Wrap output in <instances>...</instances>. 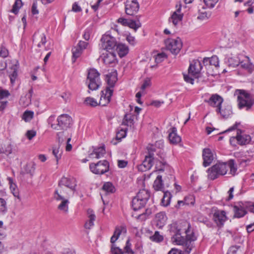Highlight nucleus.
Instances as JSON below:
<instances>
[{"label":"nucleus","mask_w":254,"mask_h":254,"mask_svg":"<svg viewBox=\"0 0 254 254\" xmlns=\"http://www.w3.org/2000/svg\"><path fill=\"white\" fill-rule=\"evenodd\" d=\"M139 5L137 0H127L125 3V11L127 14L134 15L137 13Z\"/></svg>","instance_id":"obj_11"},{"label":"nucleus","mask_w":254,"mask_h":254,"mask_svg":"<svg viewBox=\"0 0 254 254\" xmlns=\"http://www.w3.org/2000/svg\"><path fill=\"white\" fill-rule=\"evenodd\" d=\"M206 6L208 8H213L218 2V0H203Z\"/></svg>","instance_id":"obj_59"},{"label":"nucleus","mask_w":254,"mask_h":254,"mask_svg":"<svg viewBox=\"0 0 254 254\" xmlns=\"http://www.w3.org/2000/svg\"><path fill=\"white\" fill-rule=\"evenodd\" d=\"M227 62L228 66L232 67H236L240 64V59L237 57L228 58Z\"/></svg>","instance_id":"obj_41"},{"label":"nucleus","mask_w":254,"mask_h":254,"mask_svg":"<svg viewBox=\"0 0 254 254\" xmlns=\"http://www.w3.org/2000/svg\"><path fill=\"white\" fill-rule=\"evenodd\" d=\"M212 219L218 227H221L227 219L226 213L224 210H216L213 214Z\"/></svg>","instance_id":"obj_12"},{"label":"nucleus","mask_w":254,"mask_h":254,"mask_svg":"<svg viewBox=\"0 0 254 254\" xmlns=\"http://www.w3.org/2000/svg\"><path fill=\"white\" fill-rule=\"evenodd\" d=\"M134 123V116L131 114H127L124 116L122 123V125L131 127Z\"/></svg>","instance_id":"obj_35"},{"label":"nucleus","mask_w":254,"mask_h":254,"mask_svg":"<svg viewBox=\"0 0 254 254\" xmlns=\"http://www.w3.org/2000/svg\"><path fill=\"white\" fill-rule=\"evenodd\" d=\"M203 165L206 167L209 166L215 158L214 153L208 148H205L202 151Z\"/></svg>","instance_id":"obj_17"},{"label":"nucleus","mask_w":254,"mask_h":254,"mask_svg":"<svg viewBox=\"0 0 254 254\" xmlns=\"http://www.w3.org/2000/svg\"><path fill=\"white\" fill-rule=\"evenodd\" d=\"M35 163L34 162H31L25 165L24 167V170L27 174H29L31 176H33L35 172Z\"/></svg>","instance_id":"obj_39"},{"label":"nucleus","mask_w":254,"mask_h":254,"mask_svg":"<svg viewBox=\"0 0 254 254\" xmlns=\"http://www.w3.org/2000/svg\"><path fill=\"white\" fill-rule=\"evenodd\" d=\"M101 42L100 49L105 51H113L117 45L116 38L109 32L102 36Z\"/></svg>","instance_id":"obj_5"},{"label":"nucleus","mask_w":254,"mask_h":254,"mask_svg":"<svg viewBox=\"0 0 254 254\" xmlns=\"http://www.w3.org/2000/svg\"><path fill=\"white\" fill-rule=\"evenodd\" d=\"M251 140V136L246 134L242 133L241 130L237 131V142L240 145L249 144Z\"/></svg>","instance_id":"obj_22"},{"label":"nucleus","mask_w":254,"mask_h":254,"mask_svg":"<svg viewBox=\"0 0 254 254\" xmlns=\"http://www.w3.org/2000/svg\"><path fill=\"white\" fill-rule=\"evenodd\" d=\"M64 131L59 132L57 133V137L59 142V145H61L62 144L65 140V138L64 136Z\"/></svg>","instance_id":"obj_62"},{"label":"nucleus","mask_w":254,"mask_h":254,"mask_svg":"<svg viewBox=\"0 0 254 254\" xmlns=\"http://www.w3.org/2000/svg\"><path fill=\"white\" fill-rule=\"evenodd\" d=\"M87 214L88 215L89 220L86 222L84 225L86 229H90V228L94 225V221L95 220V215L91 209L87 210Z\"/></svg>","instance_id":"obj_34"},{"label":"nucleus","mask_w":254,"mask_h":254,"mask_svg":"<svg viewBox=\"0 0 254 254\" xmlns=\"http://www.w3.org/2000/svg\"><path fill=\"white\" fill-rule=\"evenodd\" d=\"M165 44L167 49L175 55L179 53L183 45L182 41L179 38H169L165 41Z\"/></svg>","instance_id":"obj_7"},{"label":"nucleus","mask_w":254,"mask_h":254,"mask_svg":"<svg viewBox=\"0 0 254 254\" xmlns=\"http://www.w3.org/2000/svg\"><path fill=\"white\" fill-rule=\"evenodd\" d=\"M60 145L58 146L53 147V154L56 158L57 163L59 159H61L62 154V150L60 149Z\"/></svg>","instance_id":"obj_47"},{"label":"nucleus","mask_w":254,"mask_h":254,"mask_svg":"<svg viewBox=\"0 0 254 254\" xmlns=\"http://www.w3.org/2000/svg\"><path fill=\"white\" fill-rule=\"evenodd\" d=\"M150 239L153 242H161L163 240V236L161 235L159 232L155 231L154 234L150 237Z\"/></svg>","instance_id":"obj_49"},{"label":"nucleus","mask_w":254,"mask_h":254,"mask_svg":"<svg viewBox=\"0 0 254 254\" xmlns=\"http://www.w3.org/2000/svg\"><path fill=\"white\" fill-rule=\"evenodd\" d=\"M216 112L220 114L223 118H227L232 114V111L230 106H227L221 109V106L216 108Z\"/></svg>","instance_id":"obj_33"},{"label":"nucleus","mask_w":254,"mask_h":254,"mask_svg":"<svg viewBox=\"0 0 254 254\" xmlns=\"http://www.w3.org/2000/svg\"><path fill=\"white\" fill-rule=\"evenodd\" d=\"M146 203V202L145 201L135 197H134L132 200V207L134 211H137L142 208L145 206Z\"/></svg>","instance_id":"obj_30"},{"label":"nucleus","mask_w":254,"mask_h":254,"mask_svg":"<svg viewBox=\"0 0 254 254\" xmlns=\"http://www.w3.org/2000/svg\"><path fill=\"white\" fill-rule=\"evenodd\" d=\"M7 212V206L6 201L0 198V215H4Z\"/></svg>","instance_id":"obj_44"},{"label":"nucleus","mask_w":254,"mask_h":254,"mask_svg":"<svg viewBox=\"0 0 254 254\" xmlns=\"http://www.w3.org/2000/svg\"><path fill=\"white\" fill-rule=\"evenodd\" d=\"M202 68V65L200 62L198 60H194L190 64L188 69L189 73L190 74L196 78L199 77V74Z\"/></svg>","instance_id":"obj_15"},{"label":"nucleus","mask_w":254,"mask_h":254,"mask_svg":"<svg viewBox=\"0 0 254 254\" xmlns=\"http://www.w3.org/2000/svg\"><path fill=\"white\" fill-rule=\"evenodd\" d=\"M105 149L104 146L95 148L93 152L89 154V157L91 158L99 159L101 158L105 154Z\"/></svg>","instance_id":"obj_28"},{"label":"nucleus","mask_w":254,"mask_h":254,"mask_svg":"<svg viewBox=\"0 0 254 254\" xmlns=\"http://www.w3.org/2000/svg\"><path fill=\"white\" fill-rule=\"evenodd\" d=\"M228 169H230V173L235 175L237 171V168L235 167V163L233 160H230L227 163L216 164L207 170L208 178L211 180H214L220 175H225Z\"/></svg>","instance_id":"obj_2"},{"label":"nucleus","mask_w":254,"mask_h":254,"mask_svg":"<svg viewBox=\"0 0 254 254\" xmlns=\"http://www.w3.org/2000/svg\"><path fill=\"white\" fill-rule=\"evenodd\" d=\"M163 186L162 176L158 175L154 182L153 188L156 190H162L163 189Z\"/></svg>","instance_id":"obj_38"},{"label":"nucleus","mask_w":254,"mask_h":254,"mask_svg":"<svg viewBox=\"0 0 254 254\" xmlns=\"http://www.w3.org/2000/svg\"><path fill=\"white\" fill-rule=\"evenodd\" d=\"M102 59L105 64L109 65L116 62V55L113 51H106L102 54Z\"/></svg>","instance_id":"obj_19"},{"label":"nucleus","mask_w":254,"mask_h":254,"mask_svg":"<svg viewBox=\"0 0 254 254\" xmlns=\"http://www.w3.org/2000/svg\"><path fill=\"white\" fill-rule=\"evenodd\" d=\"M209 65L218 66L219 65V60L217 56H214L210 58Z\"/></svg>","instance_id":"obj_60"},{"label":"nucleus","mask_w":254,"mask_h":254,"mask_svg":"<svg viewBox=\"0 0 254 254\" xmlns=\"http://www.w3.org/2000/svg\"><path fill=\"white\" fill-rule=\"evenodd\" d=\"M106 80L108 84L107 87L110 89L114 88L116 82L117 81V72L116 71H112L106 75Z\"/></svg>","instance_id":"obj_23"},{"label":"nucleus","mask_w":254,"mask_h":254,"mask_svg":"<svg viewBox=\"0 0 254 254\" xmlns=\"http://www.w3.org/2000/svg\"><path fill=\"white\" fill-rule=\"evenodd\" d=\"M22 5L23 3L21 0H16L11 11L15 14H17Z\"/></svg>","instance_id":"obj_48"},{"label":"nucleus","mask_w":254,"mask_h":254,"mask_svg":"<svg viewBox=\"0 0 254 254\" xmlns=\"http://www.w3.org/2000/svg\"><path fill=\"white\" fill-rule=\"evenodd\" d=\"M127 26L133 29L136 31L139 27L141 26V24L139 21H135L132 20H129Z\"/></svg>","instance_id":"obj_52"},{"label":"nucleus","mask_w":254,"mask_h":254,"mask_svg":"<svg viewBox=\"0 0 254 254\" xmlns=\"http://www.w3.org/2000/svg\"><path fill=\"white\" fill-rule=\"evenodd\" d=\"M127 128L121 129L117 133L116 139L120 140L122 138L125 137L127 135Z\"/></svg>","instance_id":"obj_54"},{"label":"nucleus","mask_w":254,"mask_h":254,"mask_svg":"<svg viewBox=\"0 0 254 254\" xmlns=\"http://www.w3.org/2000/svg\"><path fill=\"white\" fill-rule=\"evenodd\" d=\"M172 197V194L170 192L168 191L164 192V196L161 200L162 205L167 206L170 202Z\"/></svg>","instance_id":"obj_40"},{"label":"nucleus","mask_w":254,"mask_h":254,"mask_svg":"<svg viewBox=\"0 0 254 254\" xmlns=\"http://www.w3.org/2000/svg\"><path fill=\"white\" fill-rule=\"evenodd\" d=\"M152 213L151 208H147L145 211L137 216V219L143 221L145 220Z\"/></svg>","instance_id":"obj_42"},{"label":"nucleus","mask_w":254,"mask_h":254,"mask_svg":"<svg viewBox=\"0 0 254 254\" xmlns=\"http://www.w3.org/2000/svg\"><path fill=\"white\" fill-rule=\"evenodd\" d=\"M36 135V131L34 130H29L26 133V136L29 140H31Z\"/></svg>","instance_id":"obj_63"},{"label":"nucleus","mask_w":254,"mask_h":254,"mask_svg":"<svg viewBox=\"0 0 254 254\" xmlns=\"http://www.w3.org/2000/svg\"><path fill=\"white\" fill-rule=\"evenodd\" d=\"M168 231L171 236V240L174 245L182 246L184 251L189 254L193 247V242L196 238L193 232L190 229L188 225V229L185 230V236L181 226L177 222H174L169 225Z\"/></svg>","instance_id":"obj_1"},{"label":"nucleus","mask_w":254,"mask_h":254,"mask_svg":"<svg viewBox=\"0 0 254 254\" xmlns=\"http://www.w3.org/2000/svg\"><path fill=\"white\" fill-rule=\"evenodd\" d=\"M148 155L145 156L142 163L138 166V169L141 172H145L151 169L154 163L153 152L155 151V147L153 145L147 147Z\"/></svg>","instance_id":"obj_6"},{"label":"nucleus","mask_w":254,"mask_h":254,"mask_svg":"<svg viewBox=\"0 0 254 254\" xmlns=\"http://www.w3.org/2000/svg\"><path fill=\"white\" fill-rule=\"evenodd\" d=\"M89 168L93 173L101 175L109 171V163L107 160L100 161L96 164L91 163Z\"/></svg>","instance_id":"obj_8"},{"label":"nucleus","mask_w":254,"mask_h":254,"mask_svg":"<svg viewBox=\"0 0 254 254\" xmlns=\"http://www.w3.org/2000/svg\"><path fill=\"white\" fill-rule=\"evenodd\" d=\"M69 191H70L69 190L58 185L54 193V198L58 201H60V200L64 199V198H68Z\"/></svg>","instance_id":"obj_18"},{"label":"nucleus","mask_w":254,"mask_h":254,"mask_svg":"<svg viewBox=\"0 0 254 254\" xmlns=\"http://www.w3.org/2000/svg\"><path fill=\"white\" fill-rule=\"evenodd\" d=\"M240 64L243 68L247 70L249 73H252L254 71V64L251 63L250 59L247 56L245 57V60L240 62Z\"/></svg>","instance_id":"obj_26"},{"label":"nucleus","mask_w":254,"mask_h":254,"mask_svg":"<svg viewBox=\"0 0 254 254\" xmlns=\"http://www.w3.org/2000/svg\"><path fill=\"white\" fill-rule=\"evenodd\" d=\"M137 198L142 199L147 202L150 197V194L149 191L145 189L140 190L137 193L136 196H135Z\"/></svg>","instance_id":"obj_37"},{"label":"nucleus","mask_w":254,"mask_h":254,"mask_svg":"<svg viewBox=\"0 0 254 254\" xmlns=\"http://www.w3.org/2000/svg\"><path fill=\"white\" fill-rule=\"evenodd\" d=\"M168 138L170 143L177 144L181 142V138L177 133V128L175 127H172L169 130Z\"/></svg>","instance_id":"obj_25"},{"label":"nucleus","mask_w":254,"mask_h":254,"mask_svg":"<svg viewBox=\"0 0 254 254\" xmlns=\"http://www.w3.org/2000/svg\"><path fill=\"white\" fill-rule=\"evenodd\" d=\"M7 180L8 182L9 188L13 195L19 200H20V197L17 185L13 182V179L11 178L8 177Z\"/></svg>","instance_id":"obj_27"},{"label":"nucleus","mask_w":254,"mask_h":254,"mask_svg":"<svg viewBox=\"0 0 254 254\" xmlns=\"http://www.w3.org/2000/svg\"><path fill=\"white\" fill-rule=\"evenodd\" d=\"M210 12L207 11L203 6H201V9H198V15L197 16V19L201 20H207L210 17Z\"/></svg>","instance_id":"obj_36"},{"label":"nucleus","mask_w":254,"mask_h":254,"mask_svg":"<svg viewBox=\"0 0 254 254\" xmlns=\"http://www.w3.org/2000/svg\"><path fill=\"white\" fill-rule=\"evenodd\" d=\"M198 220L208 228H213L214 226L213 223L206 217H201L199 218Z\"/></svg>","instance_id":"obj_51"},{"label":"nucleus","mask_w":254,"mask_h":254,"mask_svg":"<svg viewBox=\"0 0 254 254\" xmlns=\"http://www.w3.org/2000/svg\"><path fill=\"white\" fill-rule=\"evenodd\" d=\"M116 47L118 55L121 58L126 56L128 53V48L125 44L120 43L117 44Z\"/></svg>","instance_id":"obj_32"},{"label":"nucleus","mask_w":254,"mask_h":254,"mask_svg":"<svg viewBox=\"0 0 254 254\" xmlns=\"http://www.w3.org/2000/svg\"><path fill=\"white\" fill-rule=\"evenodd\" d=\"M34 117V112L31 111H25L22 116V119L26 122H30Z\"/></svg>","instance_id":"obj_43"},{"label":"nucleus","mask_w":254,"mask_h":254,"mask_svg":"<svg viewBox=\"0 0 254 254\" xmlns=\"http://www.w3.org/2000/svg\"><path fill=\"white\" fill-rule=\"evenodd\" d=\"M82 53L81 50L77 46L73 48L72 49V62H75L76 60L81 56Z\"/></svg>","instance_id":"obj_45"},{"label":"nucleus","mask_w":254,"mask_h":254,"mask_svg":"<svg viewBox=\"0 0 254 254\" xmlns=\"http://www.w3.org/2000/svg\"><path fill=\"white\" fill-rule=\"evenodd\" d=\"M87 83L89 89L96 90L98 89L101 85L100 73L94 69H89L88 73Z\"/></svg>","instance_id":"obj_4"},{"label":"nucleus","mask_w":254,"mask_h":254,"mask_svg":"<svg viewBox=\"0 0 254 254\" xmlns=\"http://www.w3.org/2000/svg\"><path fill=\"white\" fill-rule=\"evenodd\" d=\"M61 203L58 205L57 208L64 213H67L68 212V204L69 201L68 198H64L60 200Z\"/></svg>","instance_id":"obj_31"},{"label":"nucleus","mask_w":254,"mask_h":254,"mask_svg":"<svg viewBox=\"0 0 254 254\" xmlns=\"http://www.w3.org/2000/svg\"><path fill=\"white\" fill-rule=\"evenodd\" d=\"M233 211L234 212V217L237 218L242 217L247 213L245 208L240 203L237 205L233 206Z\"/></svg>","instance_id":"obj_29"},{"label":"nucleus","mask_w":254,"mask_h":254,"mask_svg":"<svg viewBox=\"0 0 254 254\" xmlns=\"http://www.w3.org/2000/svg\"><path fill=\"white\" fill-rule=\"evenodd\" d=\"M234 96L237 97L238 107L239 109L251 110L254 105V95L243 89H236Z\"/></svg>","instance_id":"obj_3"},{"label":"nucleus","mask_w":254,"mask_h":254,"mask_svg":"<svg viewBox=\"0 0 254 254\" xmlns=\"http://www.w3.org/2000/svg\"><path fill=\"white\" fill-rule=\"evenodd\" d=\"M151 82L150 79L149 78H146L144 80L143 83L141 85V89L142 90H144L146 88L150 87L151 86Z\"/></svg>","instance_id":"obj_61"},{"label":"nucleus","mask_w":254,"mask_h":254,"mask_svg":"<svg viewBox=\"0 0 254 254\" xmlns=\"http://www.w3.org/2000/svg\"><path fill=\"white\" fill-rule=\"evenodd\" d=\"M186 205H193L195 203V198L193 195H188L184 198Z\"/></svg>","instance_id":"obj_55"},{"label":"nucleus","mask_w":254,"mask_h":254,"mask_svg":"<svg viewBox=\"0 0 254 254\" xmlns=\"http://www.w3.org/2000/svg\"><path fill=\"white\" fill-rule=\"evenodd\" d=\"M155 160H154V162ZM164 163L160 161L155 160L156 171L162 172L164 170Z\"/></svg>","instance_id":"obj_58"},{"label":"nucleus","mask_w":254,"mask_h":254,"mask_svg":"<svg viewBox=\"0 0 254 254\" xmlns=\"http://www.w3.org/2000/svg\"><path fill=\"white\" fill-rule=\"evenodd\" d=\"M167 58V55L164 53L158 54L155 57V62L156 63H160Z\"/></svg>","instance_id":"obj_56"},{"label":"nucleus","mask_w":254,"mask_h":254,"mask_svg":"<svg viewBox=\"0 0 254 254\" xmlns=\"http://www.w3.org/2000/svg\"><path fill=\"white\" fill-rule=\"evenodd\" d=\"M177 9L172 14L171 16L169 19V22L172 23L173 25L177 26L180 22H181L183 17V13H182L181 5H177Z\"/></svg>","instance_id":"obj_13"},{"label":"nucleus","mask_w":254,"mask_h":254,"mask_svg":"<svg viewBox=\"0 0 254 254\" xmlns=\"http://www.w3.org/2000/svg\"><path fill=\"white\" fill-rule=\"evenodd\" d=\"M72 121L71 117L67 114L60 116L57 119L56 125H52V128L56 130L64 129L69 127Z\"/></svg>","instance_id":"obj_9"},{"label":"nucleus","mask_w":254,"mask_h":254,"mask_svg":"<svg viewBox=\"0 0 254 254\" xmlns=\"http://www.w3.org/2000/svg\"><path fill=\"white\" fill-rule=\"evenodd\" d=\"M58 185L69 190L73 193L76 190V183L73 179L63 177L59 182Z\"/></svg>","instance_id":"obj_14"},{"label":"nucleus","mask_w":254,"mask_h":254,"mask_svg":"<svg viewBox=\"0 0 254 254\" xmlns=\"http://www.w3.org/2000/svg\"><path fill=\"white\" fill-rule=\"evenodd\" d=\"M8 55V50L5 47L1 46L0 48V57L4 58L7 57Z\"/></svg>","instance_id":"obj_64"},{"label":"nucleus","mask_w":254,"mask_h":254,"mask_svg":"<svg viewBox=\"0 0 254 254\" xmlns=\"http://www.w3.org/2000/svg\"><path fill=\"white\" fill-rule=\"evenodd\" d=\"M122 254H133V252L131 249V244L128 240L127 241L126 245L123 251Z\"/></svg>","instance_id":"obj_53"},{"label":"nucleus","mask_w":254,"mask_h":254,"mask_svg":"<svg viewBox=\"0 0 254 254\" xmlns=\"http://www.w3.org/2000/svg\"><path fill=\"white\" fill-rule=\"evenodd\" d=\"M223 102V99L218 94H213L207 101L211 106L216 107H221Z\"/></svg>","instance_id":"obj_20"},{"label":"nucleus","mask_w":254,"mask_h":254,"mask_svg":"<svg viewBox=\"0 0 254 254\" xmlns=\"http://www.w3.org/2000/svg\"><path fill=\"white\" fill-rule=\"evenodd\" d=\"M102 189L106 192L113 193L115 191V187L110 182L105 183L102 187Z\"/></svg>","instance_id":"obj_46"},{"label":"nucleus","mask_w":254,"mask_h":254,"mask_svg":"<svg viewBox=\"0 0 254 254\" xmlns=\"http://www.w3.org/2000/svg\"><path fill=\"white\" fill-rule=\"evenodd\" d=\"M127 233L126 227L124 226H117L116 227L113 235L111 237L110 242L114 244L119 238L120 236Z\"/></svg>","instance_id":"obj_21"},{"label":"nucleus","mask_w":254,"mask_h":254,"mask_svg":"<svg viewBox=\"0 0 254 254\" xmlns=\"http://www.w3.org/2000/svg\"><path fill=\"white\" fill-rule=\"evenodd\" d=\"M6 67L8 68L10 81L13 83L17 76L18 62L15 60L8 63L7 64H5L1 69H3Z\"/></svg>","instance_id":"obj_10"},{"label":"nucleus","mask_w":254,"mask_h":254,"mask_svg":"<svg viewBox=\"0 0 254 254\" xmlns=\"http://www.w3.org/2000/svg\"><path fill=\"white\" fill-rule=\"evenodd\" d=\"M111 253L112 254H122L123 250L119 247H116L114 244H112Z\"/></svg>","instance_id":"obj_57"},{"label":"nucleus","mask_w":254,"mask_h":254,"mask_svg":"<svg viewBox=\"0 0 254 254\" xmlns=\"http://www.w3.org/2000/svg\"><path fill=\"white\" fill-rule=\"evenodd\" d=\"M167 220V217L164 212L158 213L155 218L156 226L159 229L162 228L165 225Z\"/></svg>","instance_id":"obj_24"},{"label":"nucleus","mask_w":254,"mask_h":254,"mask_svg":"<svg viewBox=\"0 0 254 254\" xmlns=\"http://www.w3.org/2000/svg\"><path fill=\"white\" fill-rule=\"evenodd\" d=\"M84 103L86 105L91 107H96L99 104L95 99L90 97L86 98L84 100Z\"/></svg>","instance_id":"obj_50"},{"label":"nucleus","mask_w":254,"mask_h":254,"mask_svg":"<svg viewBox=\"0 0 254 254\" xmlns=\"http://www.w3.org/2000/svg\"><path fill=\"white\" fill-rule=\"evenodd\" d=\"M101 93L102 94L99 105L102 106H105L108 104L111 101V98L113 93V89L106 87L104 90L102 91Z\"/></svg>","instance_id":"obj_16"}]
</instances>
